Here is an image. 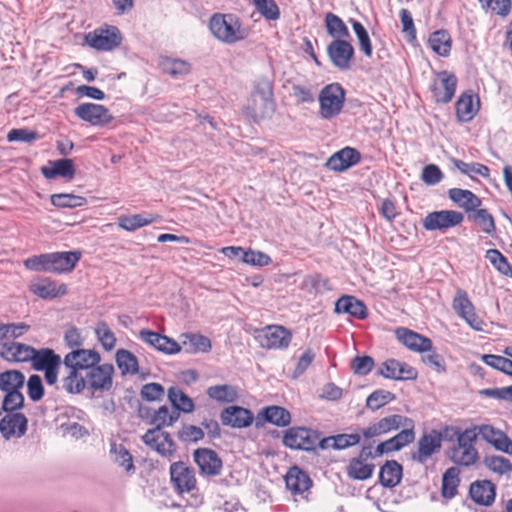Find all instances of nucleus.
Returning <instances> with one entry per match:
<instances>
[{"instance_id": "nucleus-1", "label": "nucleus", "mask_w": 512, "mask_h": 512, "mask_svg": "<svg viewBox=\"0 0 512 512\" xmlns=\"http://www.w3.org/2000/svg\"><path fill=\"white\" fill-rule=\"evenodd\" d=\"M275 109L272 81L266 77L259 78L254 85L248 104L244 107L245 114L254 121H259L270 118Z\"/></svg>"}, {"instance_id": "nucleus-2", "label": "nucleus", "mask_w": 512, "mask_h": 512, "mask_svg": "<svg viewBox=\"0 0 512 512\" xmlns=\"http://www.w3.org/2000/svg\"><path fill=\"white\" fill-rule=\"evenodd\" d=\"M209 28L215 38L226 44H234L246 38L245 30L233 14H214Z\"/></svg>"}, {"instance_id": "nucleus-3", "label": "nucleus", "mask_w": 512, "mask_h": 512, "mask_svg": "<svg viewBox=\"0 0 512 512\" xmlns=\"http://www.w3.org/2000/svg\"><path fill=\"white\" fill-rule=\"evenodd\" d=\"M476 439V428L466 429L458 433L457 442L448 453L450 460L459 466L474 465L479 459V453L474 446Z\"/></svg>"}, {"instance_id": "nucleus-4", "label": "nucleus", "mask_w": 512, "mask_h": 512, "mask_svg": "<svg viewBox=\"0 0 512 512\" xmlns=\"http://www.w3.org/2000/svg\"><path fill=\"white\" fill-rule=\"evenodd\" d=\"M345 90L338 83L326 85L319 93V115L324 120L337 117L344 106Z\"/></svg>"}, {"instance_id": "nucleus-5", "label": "nucleus", "mask_w": 512, "mask_h": 512, "mask_svg": "<svg viewBox=\"0 0 512 512\" xmlns=\"http://www.w3.org/2000/svg\"><path fill=\"white\" fill-rule=\"evenodd\" d=\"M255 339L265 349H286L292 339L291 332L280 325H267L256 331Z\"/></svg>"}, {"instance_id": "nucleus-6", "label": "nucleus", "mask_w": 512, "mask_h": 512, "mask_svg": "<svg viewBox=\"0 0 512 512\" xmlns=\"http://www.w3.org/2000/svg\"><path fill=\"white\" fill-rule=\"evenodd\" d=\"M318 440V432L305 427H291L284 432L283 436V444L295 450H314Z\"/></svg>"}, {"instance_id": "nucleus-7", "label": "nucleus", "mask_w": 512, "mask_h": 512, "mask_svg": "<svg viewBox=\"0 0 512 512\" xmlns=\"http://www.w3.org/2000/svg\"><path fill=\"white\" fill-rule=\"evenodd\" d=\"M74 114L80 120L95 127H104L114 120V117L108 108L103 105L90 102L78 105L74 109Z\"/></svg>"}, {"instance_id": "nucleus-8", "label": "nucleus", "mask_w": 512, "mask_h": 512, "mask_svg": "<svg viewBox=\"0 0 512 512\" xmlns=\"http://www.w3.org/2000/svg\"><path fill=\"white\" fill-rule=\"evenodd\" d=\"M464 215L455 210H441L428 213L423 219V227L427 231H444L460 225Z\"/></svg>"}, {"instance_id": "nucleus-9", "label": "nucleus", "mask_w": 512, "mask_h": 512, "mask_svg": "<svg viewBox=\"0 0 512 512\" xmlns=\"http://www.w3.org/2000/svg\"><path fill=\"white\" fill-rule=\"evenodd\" d=\"M402 425H410V418L399 414H392L371 423L368 427L362 429L364 439H371L396 431Z\"/></svg>"}, {"instance_id": "nucleus-10", "label": "nucleus", "mask_w": 512, "mask_h": 512, "mask_svg": "<svg viewBox=\"0 0 512 512\" xmlns=\"http://www.w3.org/2000/svg\"><path fill=\"white\" fill-rule=\"evenodd\" d=\"M114 367L112 364H97L86 372L87 388L93 391H109L113 386Z\"/></svg>"}, {"instance_id": "nucleus-11", "label": "nucleus", "mask_w": 512, "mask_h": 512, "mask_svg": "<svg viewBox=\"0 0 512 512\" xmlns=\"http://www.w3.org/2000/svg\"><path fill=\"white\" fill-rule=\"evenodd\" d=\"M457 86V78L454 74L441 71L436 74L431 85L433 97L438 103H448L454 97Z\"/></svg>"}, {"instance_id": "nucleus-12", "label": "nucleus", "mask_w": 512, "mask_h": 512, "mask_svg": "<svg viewBox=\"0 0 512 512\" xmlns=\"http://www.w3.org/2000/svg\"><path fill=\"white\" fill-rule=\"evenodd\" d=\"M442 447V434L437 430L424 433L417 442V450L412 453V459L425 463L432 455L438 453Z\"/></svg>"}, {"instance_id": "nucleus-13", "label": "nucleus", "mask_w": 512, "mask_h": 512, "mask_svg": "<svg viewBox=\"0 0 512 512\" xmlns=\"http://www.w3.org/2000/svg\"><path fill=\"white\" fill-rule=\"evenodd\" d=\"M401 428L403 429L395 436L377 445L375 456L399 451L415 440L414 421L412 419H410V425H402Z\"/></svg>"}, {"instance_id": "nucleus-14", "label": "nucleus", "mask_w": 512, "mask_h": 512, "mask_svg": "<svg viewBox=\"0 0 512 512\" xmlns=\"http://www.w3.org/2000/svg\"><path fill=\"white\" fill-rule=\"evenodd\" d=\"M374 456L370 446L362 447L358 457L352 458L349 462L347 467L348 476L361 481L369 479L373 474L375 466L367 461Z\"/></svg>"}, {"instance_id": "nucleus-15", "label": "nucleus", "mask_w": 512, "mask_h": 512, "mask_svg": "<svg viewBox=\"0 0 512 512\" xmlns=\"http://www.w3.org/2000/svg\"><path fill=\"white\" fill-rule=\"evenodd\" d=\"M171 481L179 493L196 489L197 481L193 468L183 462H174L170 466Z\"/></svg>"}, {"instance_id": "nucleus-16", "label": "nucleus", "mask_w": 512, "mask_h": 512, "mask_svg": "<svg viewBox=\"0 0 512 512\" xmlns=\"http://www.w3.org/2000/svg\"><path fill=\"white\" fill-rule=\"evenodd\" d=\"M29 291L41 299H55L66 295V284L48 277L37 278L29 284Z\"/></svg>"}, {"instance_id": "nucleus-17", "label": "nucleus", "mask_w": 512, "mask_h": 512, "mask_svg": "<svg viewBox=\"0 0 512 512\" xmlns=\"http://www.w3.org/2000/svg\"><path fill=\"white\" fill-rule=\"evenodd\" d=\"M142 441L163 457L170 458L175 452V443L170 434L160 429H149L142 436Z\"/></svg>"}, {"instance_id": "nucleus-18", "label": "nucleus", "mask_w": 512, "mask_h": 512, "mask_svg": "<svg viewBox=\"0 0 512 512\" xmlns=\"http://www.w3.org/2000/svg\"><path fill=\"white\" fill-rule=\"evenodd\" d=\"M86 42L97 50L109 51L119 46L121 34L118 28L99 29L86 35Z\"/></svg>"}, {"instance_id": "nucleus-19", "label": "nucleus", "mask_w": 512, "mask_h": 512, "mask_svg": "<svg viewBox=\"0 0 512 512\" xmlns=\"http://www.w3.org/2000/svg\"><path fill=\"white\" fill-rule=\"evenodd\" d=\"M100 361V354L90 349H74L64 358V364L67 368L76 371L86 370V372L99 364Z\"/></svg>"}, {"instance_id": "nucleus-20", "label": "nucleus", "mask_w": 512, "mask_h": 512, "mask_svg": "<svg viewBox=\"0 0 512 512\" xmlns=\"http://www.w3.org/2000/svg\"><path fill=\"white\" fill-rule=\"evenodd\" d=\"M475 428L477 435H480L495 450L512 455V440L505 432L488 424Z\"/></svg>"}, {"instance_id": "nucleus-21", "label": "nucleus", "mask_w": 512, "mask_h": 512, "mask_svg": "<svg viewBox=\"0 0 512 512\" xmlns=\"http://www.w3.org/2000/svg\"><path fill=\"white\" fill-rule=\"evenodd\" d=\"M193 456L202 475L213 477L221 473L222 460L215 451L208 448H198L194 451Z\"/></svg>"}, {"instance_id": "nucleus-22", "label": "nucleus", "mask_w": 512, "mask_h": 512, "mask_svg": "<svg viewBox=\"0 0 512 512\" xmlns=\"http://www.w3.org/2000/svg\"><path fill=\"white\" fill-rule=\"evenodd\" d=\"M327 53L334 66L347 70L354 56V48L344 39H335L328 45Z\"/></svg>"}, {"instance_id": "nucleus-23", "label": "nucleus", "mask_w": 512, "mask_h": 512, "mask_svg": "<svg viewBox=\"0 0 512 512\" xmlns=\"http://www.w3.org/2000/svg\"><path fill=\"white\" fill-rule=\"evenodd\" d=\"M395 335L399 342L411 351L420 353L432 351L433 344L431 339L408 328H397Z\"/></svg>"}, {"instance_id": "nucleus-24", "label": "nucleus", "mask_w": 512, "mask_h": 512, "mask_svg": "<svg viewBox=\"0 0 512 512\" xmlns=\"http://www.w3.org/2000/svg\"><path fill=\"white\" fill-rule=\"evenodd\" d=\"M453 309L463 318L473 329L481 330L482 321L477 317L474 306L469 300L468 295L463 290H458L453 300Z\"/></svg>"}, {"instance_id": "nucleus-25", "label": "nucleus", "mask_w": 512, "mask_h": 512, "mask_svg": "<svg viewBox=\"0 0 512 512\" xmlns=\"http://www.w3.org/2000/svg\"><path fill=\"white\" fill-rule=\"evenodd\" d=\"M220 419L223 425L240 429L250 426L254 416L249 409L240 406H229L221 412Z\"/></svg>"}, {"instance_id": "nucleus-26", "label": "nucleus", "mask_w": 512, "mask_h": 512, "mask_svg": "<svg viewBox=\"0 0 512 512\" xmlns=\"http://www.w3.org/2000/svg\"><path fill=\"white\" fill-rule=\"evenodd\" d=\"M360 160V152L355 148L347 146L334 153L328 159L326 165L330 170L342 172L358 164Z\"/></svg>"}, {"instance_id": "nucleus-27", "label": "nucleus", "mask_w": 512, "mask_h": 512, "mask_svg": "<svg viewBox=\"0 0 512 512\" xmlns=\"http://www.w3.org/2000/svg\"><path fill=\"white\" fill-rule=\"evenodd\" d=\"M33 355L34 348L32 346L11 340L3 343L0 350V357L12 363L28 362Z\"/></svg>"}, {"instance_id": "nucleus-28", "label": "nucleus", "mask_w": 512, "mask_h": 512, "mask_svg": "<svg viewBox=\"0 0 512 512\" xmlns=\"http://www.w3.org/2000/svg\"><path fill=\"white\" fill-rule=\"evenodd\" d=\"M28 420L22 413H7L0 420V432L4 438L21 437L26 433Z\"/></svg>"}, {"instance_id": "nucleus-29", "label": "nucleus", "mask_w": 512, "mask_h": 512, "mask_svg": "<svg viewBox=\"0 0 512 512\" xmlns=\"http://www.w3.org/2000/svg\"><path fill=\"white\" fill-rule=\"evenodd\" d=\"M380 374L385 378L394 380H413L417 378V372L413 367L395 359L386 360L382 364Z\"/></svg>"}, {"instance_id": "nucleus-30", "label": "nucleus", "mask_w": 512, "mask_h": 512, "mask_svg": "<svg viewBox=\"0 0 512 512\" xmlns=\"http://www.w3.org/2000/svg\"><path fill=\"white\" fill-rule=\"evenodd\" d=\"M81 258L79 251L50 253V273L62 274L74 269Z\"/></svg>"}, {"instance_id": "nucleus-31", "label": "nucleus", "mask_w": 512, "mask_h": 512, "mask_svg": "<svg viewBox=\"0 0 512 512\" xmlns=\"http://www.w3.org/2000/svg\"><path fill=\"white\" fill-rule=\"evenodd\" d=\"M140 338L158 351L166 354H176L181 351V346L178 342L157 332L141 330Z\"/></svg>"}, {"instance_id": "nucleus-32", "label": "nucleus", "mask_w": 512, "mask_h": 512, "mask_svg": "<svg viewBox=\"0 0 512 512\" xmlns=\"http://www.w3.org/2000/svg\"><path fill=\"white\" fill-rule=\"evenodd\" d=\"M41 173L47 179H55L62 177L68 180L74 178L76 169L73 160L62 158L54 161H49L46 166L41 168Z\"/></svg>"}, {"instance_id": "nucleus-33", "label": "nucleus", "mask_w": 512, "mask_h": 512, "mask_svg": "<svg viewBox=\"0 0 512 512\" xmlns=\"http://www.w3.org/2000/svg\"><path fill=\"white\" fill-rule=\"evenodd\" d=\"M469 494L472 500L482 506H490L495 500V486L489 480L473 482Z\"/></svg>"}, {"instance_id": "nucleus-34", "label": "nucleus", "mask_w": 512, "mask_h": 512, "mask_svg": "<svg viewBox=\"0 0 512 512\" xmlns=\"http://www.w3.org/2000/svg\"><path fill=\"white\" fill-rule=\"evenodd\" d=\"M336 313H346L357 319L367 317V308L365 304L354 296L344 295L335 303Z\"/></svg>"}, {"instance_id": "nucleus-35", "label": "nucleus", "mask_w": 512, "mask_h": 512, "mask_svg": "<svg viewBox=\"0 0 512 512\" xmlns=\"http://www.w3.org/2000/svg\"><path fill=\"white\" fill-rule=\"evenodd\" d=\"M181 349L183 348L187 353H208L211 348V341L208 337L197 333H184L180 336Z\"/></svg>"}, {"instance_id": "nucleus-36", "label": "nucleus", "mask_w": 512, "mask_h": 512, "mask_svg": "<svg viewBox=\"0 0 512 512\" xmlns=\"http://www.w3.org/2000/svg\"><path fill=\"white\" fill-rule=\"evenodd\" d=\"M285 483L287 489L293 494H303L312 485L310 477L298 467L290 468L285 477Z\"/></svg>"}, {"instance_id": "nucleus-37", "label": "nucleus", "mask_w": 512, "mask_h": 512, "mask_svg": "<svg viewBox=\"0 0 512 512\" xmlns=\"http://www.w3.org/2000/svg\"><path fill=\"white\" fill-rule=\"evenodd\" d=\"M402 466L395 460L386 461L379 472V482L386 488L397 486L402 479Z\"/></svg>"}, {"instance_id": "nucleus-38", "label": "nucleus", "mask_w": 512, "mask_h": 512, "mask_svg": "<svg viewBox=\"0 0 512 512\" xmlns=\"http://www.w3.org/2000/svg\"><path fill=\"white\" fill-rule=\"evenodd\" d=\"M449 198L466 211H474L481 205V200L470 190L451 188Z\"/></svg>"}, {"instance_id": "nucleus-39", "label": "nucleus", "mask_w": 512, "mask_h": 512, "mask_svg": "<svg viewBox=\"0 0 512 512\" xmlns=\"http://www.w3.org/2000/svg\"><path fill=\"white\" fill-rule=\"evenodd\" d=\"M110 455L112 461L121 467L126 473L133 474L135 472L133 457L122 444L112 442L110 444Z\"/></svg>"}, {"instance_id": "nucleus-40", "label": "nucleus", "mask_w": 512, "mask_h": 512, "mask_svg": "<svg viewBox=\"0 0 512 512\" xmlns=\"http://www.w3.org/2000/svg\"><path fill=\"white\" fill-rule=\"evenodd\" d=\"M479 109V99L474 102L470 94H462L456 102V114L461 122H469L477 114Z\"/></svg>"}, {"instance_id": "nucleus-41", "label": "nucleus", "mask_w": 512, "mask_h": 512, "mask_svg": "<svg viewBox=\"0 0 512 512\" xmlns=\"http://www.w3.org/2000/svg\"><path fill=\"white\" fill-rule=\"evenodd\" d=\"M30 361L32 362L33 368L37 371H43L48 367L61 365L60 357L49 348L40 350L34 348V355L31 357Z\"/></svg>"}, {"instance_id": "nucleus-42", "label": "nucleus", "mask_w": 512, "mask_h": 512, "mask_svg": "<svg viewBox=\"0 0 512 512\" xmlns=\"http://www.w3.org/2000/svg\"><path fill=\"white\" fill-rule=\"evenodd\" d=\"M209 398L220 403H232L239 397V391L236 386L230 384L210 386L206 390Z\"/></svg>"}, {"instance_id": "nucleus-43", "label": "nucleus", "mask_w": 512, "mask_h": 512, "mask_svg": "<svg viewBox=\"0 0 512 512\" xmlns=\"http://www.w3.org/2000/svg\"><path fill=\"white\" fill-rule=\"evenodd\" d=\"M179 417L180 414L176 409H172L171 407L163 405L157 410L153 411V415L149 421V424L154 426L153 429L162 430L163 427L173 425V423H175Z\"/></svg>"}, {"instance_id": "nucleus-44", "label": "nucleus", "mask_w": 512, "mask_h": 512, "mask_svg": "<svg viewBox=\"0 0 512 512\" xmlns=\"http://www.w3.org/2000/svg\"><path fill=\"white\" fill-rule=\"evenodd\" d=\"M159 64L164 73L174 78L186 76L191 71L190 63L178 58L162 57Z\"/></svg>"}, {"instance_id": "nucleus-45", "label": "nucleus", "mask_w": 512, "mask_h": 512, "mask_svg": "<svg viewBox=\"0 0 512 512\" xmlns=\"http://www.w3.org/2000/svg\"><path fill=\"white\" fill-rule=\"evenodd\" d=\"M25 376L19 370H6L0 373V390L4 393L20 391L24 386Z\"/></svg>"}, {"instance_id": "nucleus-46", "label": "nucleus", "mask_w": 512, "mask_h": 512, "mask_svg": "<svg viewBox=\"0 0 512 512\" xmlns=\"http://www.w3.org/2000/svg\"><path fill=\"white\" fill-rule=\"evenodd\" d=\"M260 415L264 417L265 421L278 427H285L291 423L290 412L281 406H268L261 411Z\"/></svg>"}, {"instance_id": "nucleus-47", "label": "nucleus", "mask_w": 512, "mask_h": 512, "mask_svg": "<svg viewBox=\"0 0 512 512\" xmlns=\"http://www.w3.org/2000/svg\"><path fill=\"white\" fill-rule=\"evenodd\" d=\"M168 398L172 404V409L179 413H191L194 410L193 400L178 387H171L168 390Z\"/></svg>"}, {"instance_id": "nucleus-48", "label": "nucleus", "mask_w": 512, "mask_h": 512, "mask_svg": "<svg viewBox=\"0 0 512 512\" xmlns=\"http://www.w3.org/2000/svg\"><path fill=\"white\" fill-rule=\"evenodd\" d=\"M459 483V470L455 467L448 468L442 476V496L446 499L454 498L457 495Z\"/></svg>"}, {"instance_id": "nucleus-49", "label": "nucleus", "mask_w": 512, "mask_h": 512, "mask_svg": "<svg viewBox=\"0 0 512 512\" xmlns=\"http://www.w3.org/2000/svg\"><path fill=\"white\" fill-rule=\"evenodd\" d=\"M430 48L440 56H448L451 50V37L446 30H437L429 37Z\"/></svg>"}, {"instance_id": "nucleus-50", "label": "nucleus", "mask_w": 512, "mask_h": 512, "mask_svg": "<svg viewBox=\"0 0 512 512\" xmlns=\"http://www.w3.org/2000/svg\"><path fill=\"white\" fill-rule=\"evenodd\" d=\"M116 363L122 375H134L138 373L139 366L137 357L126 349H119L116 352Z\"/></svg>"}, {"instance_id": "nucleus-51", "label": "nucleus", "mask_w": 512, "mask_h": 512, "mask_svg": "<svg viewBox=\"0 0 512 512\" xmlns=\"http://www.w3.org/2000/svg\"><path fill=\"white\" fill-rule=\"evenodd\" d=\"M29 329L30 326L23 322L0 323L1 347L3 346V343L9 342L10 340H14L23 336Z\"/></svg>"}, {"instance_id": "nucleus-52", "label": "nucleus", "mask_w": 512, "mask_h": 512, "mask_svg": "<svg viewBox=\"0 0 512 512\" xmlns=\"http://www.w3.org/2000/svg\"><path fill=\"white\" fill-rule=\"evenodd\" d=\"M325 25L328 34L335 39H345L350 35L343 20L333 13L326 14Z\"/></svg>"}, {"instance_id": "nucleus-53", "label": "nucleus", "mask_w": 512, "mask_h": 512, "mask_svg": "<svg viewBox=\"0 0 512 512\" xmlns=\"http://www.w3.org/2000/svg\"><path fill=\"white\" fill-rule=\"evenodd\" d=\"M483 463L488 470L500 476L509 475L512 472V462L503 456H486Z\"/></svg>"}, {"instance_id": "nucleus-54", "label": "nucleus", "mask_w": 512, "mask_h": 512, "mask_svg": "<svg viewBox=\"0 0 512 512\" xmlns=\"http://www.w3.org/2000/svg\"><path fill=\"white\" fill-rule=\"evenodd\" d=\"M87 387L86 375L82 376L79 371L70 369L63 380V388L71 394H78Z\"/></svg>"}, {"instance_id": "nucleus-55", "label": "nucleus", "mask_w": 512, "mask_h": 512, "mask_svg": "<svg viewBox=\"0 0 512 512\" xmlns=\"http://www.w3.org/2000/svg\"><path fill=\"white\" fill-rule=\"evenodd\" d=\"M452 163L461 173L472 177L473 175H480L484 178L489 177L490 170L486 165L481 163L472 162L466 163L459 159H452Z\"/></svg>"}, {"instance_id": "nucleus-56", "label": "nucleus", "mask_w": 512, "mask_h": 512, "mask_svg": "<svg viewBox=\"0 0 512 512\" xmlns=\"http://www.w3.org/2000/svg\"><path fill=\"white\" fill-rule=\"evenodd\" d=\"M153 217H145L143 214L121 216L118 218V226L126 231H135L141 227L151 224Z\"/></svg>"}, {"instance_id": "nucleus-57", "label": "nucleus", "mask_w": 512, "mask_h": 512, "mask_svg": "<svg viewBox=\"0 0 512 512\" xmlns=\"http://www.w3.org/2000/svg\"><path fill=\"white\" fill-rule=\"evenodd\" d=\"M86 199L82 196L74 194H53L51 196V203L59 208H75L81 207L86 204Z\"/></svg>"}, {"instance_id": "nucleus-58", "label": "nucleus", "mask_w": 512, "mask_h": 512, "mask_svg": "<svg viewBox=\"0 0 512 512\" xmlns=\"http://www.w3.org/2000/svg\"><path fill=\"white\" fill-rule=\"evenodd\" d=\"M395 399V395L387 390L379 389L372 392L366 399V406L376 411Z\"/></svg>"}, {"instance_id": "nucleus-59", "label": "nucleus", "mask_w": 512, "mask_h": 512, "mask_svg": "<svg viewBox=\"0 0 512 512\" xmlns=\"http://www.w3.org/2000/svg\"><path fill=\"white\" fill-rule=\"evenodd\" d=\"M474 222L481 228V230L489 235L496 231L495 221L493 216L487 209H475L473 214Z\"/></svg>"}, {"instance_id": "nucleus-60", "label": "nucleus", "mask_w": 512, "mask_h": 512, "mask_svg": "<svg viewBox=\"0 0 512 512\" xmlns=\"http://www.w3.org/2000/svg\"><path fill=\"white\" fill-rule=\"evenodd\" d=\"M97 339L106 351H111L116 345V337L107 323L98 322L95 327Z\"/></svg>"}, {"instance_id": "nucleus-61", "label": "nucleus", "mask_w": 512, "mask_h": 512, "mask_svg": "<svg viewBox=\"0 0 512 512\" xmlns=\"http://www.w3.org/2000/svg\"><path fill=\"white\" fill-rule=\"evenodd\" d=\"M481 359L486 365L512 376L511 359L493 354H484Z\"/></svg>"}, {"instance_id": "nucleus-62", "label": "nucleus", "mask_w": 512, "mask_h": 512, "mask_svg": "<svg viewBox=\"0 0 512 512\" xmlns=\"http://www.w3.org/2000/svg\"><path fill=\"white\" fill-rule=\"evenodd\" d=\"M486 258L503 275L508 276L512 274V268L508 263L506 257H504V255L497 249L487 250Z\"/></svg>"}, {"instance_id": "nucleus-63", "label": "nucleus", "mask_w": 512, "mask_h": 512, "mask_svg": "<svg viewBox=\"0 0 512 512\" xmlns=\"http://www.w3.org/2000/svg\"><path fill=\"white\" fill-rule=\"evenodd\" d=\"M252 2L267 20H277L280 17L279 8L274 0H252Z\"/></svg>"}, {"instance_id": "nucleus-64", "label": "nucleus", "mask_w": 512, "mask_h": 512, "mask_svg": "<svg viewBox=\"0 0 512 512\" xmlns=\"http://www.w3.org/2000/svg\"><path fill=\"white\" fill-rule=\"evenodd\" d=\"M24 266L31 271L50 273V253L27 258L24 261Z\"/></svg>"}]
</instances>
